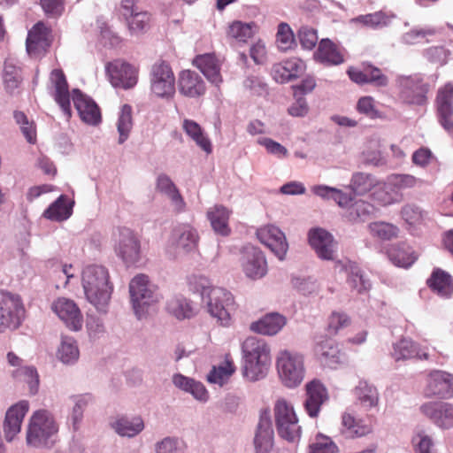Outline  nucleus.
<instances>
[{
	"mask_svg": "<svg viewBox=\"0 0 453 453\" xmlns=\"http://www.w3.org/2000/svg\"><path fill=\"white\" fill-rule=\"evenodd\" d=\"M81 284L86 299L97 311L105 312L113 290L108 270L98 265L85 266L81 272Z\"/></svg>",
	"mask_w": 453,
	"mask_h": 453,
	"instance_id": "obj_1",
	"label": "nucleus"
},
{
	"mask_svg": "<svg viewBox=\"0 0 453 453\" xmlns=\"http://www.w3.org/2000/svg\"><path fill=\"white\" fill-rule=\"evenodd\" d=\"M59 424L54 413L48 409L35 411L28 419L26 443L30 448L50 449L56 442Z\"/></svg>",
	"mask_w": 453,
	"mask_h": 453,
	"instance_id": "obj_2",
	"label": "nucleus"
},
{
	"mask_svg": "<svg viewBox=\"0 0 453 453\" xmlns=\"http://www.w3.org/2000/svg\"><path fill=\"white\" fill-rule=\"evenodd\" d=\"M243 356L242 375L250 381L265 377L270 364V347L257 337H248L242 344Z\"/></svg>",
	"mask_w": 453,
	"mask_h": 453,
	"instance_id": "obj_3",
	"label": "nucleus"
},
{
	"mask_svg": "<svg viewBox=\"0 0 453 453\" xmlns=\"http://www.w3.org/2000/svg\"><path fill=\"white\" fill-rule=\"evenodd\" d=\"M199 234L195 226L189 223L176 225L167 240L165 251L170 259H179L182 257L197 251Z\"/></svg>",
	"mask_w": 453,
	"mask_h": 453,
	"instance_id": "obj_4",
	"label": "nucleus"
},
{
	"mask_svg": "<svg viewBox=\"0 0 453 453\" xmlns=\"http://www.w3.org/2000/svg\"><path fill=\"white\" fill-rule=\"evenodd\" d=\"M129 294L134 314L139 319L146 315L150 306L161 299L157 286L143 273L135 275L130 280Z\"/></svg>",
	"mask_w": 453,
	"mask_h": 453,
	"instance_id": "obj_5",
	"label": "nucleus"
},
{
	"mask_svg": "<svg viewBox=\"0 0 453 453\" xmlns=\"http://www.w3.org/2000/svg\"><path fill=\"white\" fill-rule=\"evenodd\" d=\"M276 367L281 382L287 388H296L304 379V357L296 351L280 350L276 357Z\"/></svg>",
	"mask_w": 453,
	"mask_h": 453,
	"instance_id": "obj_6",
	"label": "nucleus"
},
{
	"mask_svg": "<svg viewBox=\"0 0 453 453\" xmlns=\"http://www.w3.org/2000/svg\"><path fill=\"white\" fill-rule=\"evenodd\" d=\"M175 75L171 65L164 60L154 63L150 71V89L157 98L169 101L175 95Z\"/></svg>",
	"mask_w": 453,
	"mask_h": 453,
	"instance_id": "obj_7",
	"label": "nucleus"
},
{
	"mask_svg": "<svg viewBox=\"0 0 453 453\" xmlns=\"http://www.w3.org/2000/svg\"><path fill=\"white\" fill-rule=\"evenodd\" d=\"M273 412L279 435L292 442L299 440L301 426L293 405L284 398L278 399Z\"/></svg>",
	"mask_w": 453,
	"mask_h": 453,
	"instance_id": "obj_8",
	"label": "nucleus"
},
{
	"mask_svg": "<svg viewBox=\"0 0 453 453\" xmlns=\"http://www.w3.org/2000/svg\"><path fill=\"white\" fill-rule=\"evenodd\" d=\"M207 311L224 326H228L231 322V313L234 310L235 303L233 295L225 288H213L208 292V296L203 300Z\"/></svg>",
	"mask_w": 453,
	"mask_h": 453,
	"instance_id": "obj_9",
	"label": "nucleus"
},
{
	"mask_svg": "<svg viewBox=\"0 0 453 453\" xmlns=\"http://www.w3.org/2000/svg\"><path fill=\"white\" fill-rule=\"evenodd\" d=\"M25 309L20 297L5 292L0 296V333L14 330L24 318Z\"/></svg>",
	"mask_w": 453,
	"mask_h": 453,
	"instance_id": "obj_10",
	"label": "nucleus"
},
{
	"mask_svg": "<svg viewBox=\"0 0 453 453\" xmlns=\"http://www.w3.org/2000/svg\"><path fill=\"white\" fill-rule=\"evenodd\" d=\"M114 251L127 265L139 261L141 243L134 232L127 227H119L113 234Z\"/></svg>",
	"mask_w": 453,
	"mask_h": 453,
	"instance_id": "obj_11",
	"label": "nucleus"
},
{
	"mask_svg": "<svg viewBox=\"0 0 453 453\" xmlns=\"http://www.w3.org/2000/svg\"><path fill=\"white\" fill-rule=\"evenodd\" d=\"M400 99L409 104H423L426 100L428 85L420 74L399 75L395 80Z\"/></svg>",
	"mask_w": 453,
	"mask_h": 453,
	"instance_id": "obj_12",
	"label": "nucleus"
},
{
	"mask_svg": "<svg viewBox=\"0 0 453 453\" xmlns=\"http://www.w3.org/2000/svg\"><path fill=\"white\" fill-rule=\"evenodd\" d=\"M419 412L441 430L453 428V403L443 401H428L419 406Z\"/></svg>",
	"mask_w": 453,
	"mask_h": 453,
	"instance_id": "obj_13",
	"label": "nucleus"
},
{
	"mask_svg": "<svg viewBox=\"0 0 453 453\" xmlns=\"http://www.w3.org/2000/svg\"><path fill=\"white\" fill-rule=\"evenodd\" d=\"M424 394L427 397L453 398V373L443 370L431 371L426 380Z\"/></svg>",
	"mask_w": 453,
	"mask_h": 453,
	"instance_id": "obj_14",
	"label": "nucleus"
},
{
	"mask_svg": "<svg viewBox=\"0 0 453 453\" xmlns=\"http://www.w3.org/2000/svg\"><path fill=\"white\" fill-rule=\"evenodd\" d=\"M50 309L70 330L77 332L82 328L83 317L73 300L58 297L51 303Z\"/></svg>",
	"mask_w": 453,
	"mask_h": 453,
	"instance_id": "obj_15",
	"label": "nucleus"
},
{
	"mask_svg": "<svg viewBox=\"0 0 453 453\" xmlns=\"http://www.w3.org/2000/svg\"><path fill=\"white\" fill-rule=\"evenodd\" d=\"M242 272L251 280H258L267 273V262L264 253L254 246H246L240 259Z\"/></svg>",
	"mask_w": 453,
	"mask_h": 453,
	"instance_id": "obj_16",
	"label": "nucleus"
},
{
	"mask_svg": "<svg viewBox=\"0 0 453 453\" xmlns=\"http://www.w3.org/2000/svg\"><path fill=\"white\" fill-rule=\"evenodd\" d=\"M257 237L280 259L283 260L288 250L285 234L275 225L268 224L257 230Z\"/></svg>",
	"mask_w": 453,
	"mask_h": 453,
	"instance_id": "obj_17",
	"label": "nucleus"
},
{
	"mask_svg": "<svg viewBox=\"0 0 453 453\" xmlns=\"http://www.w3.org/2000/svg\"><path fill=\"white\" fill-rule=\"evenodd\" d=\"M390 356L395 361H405L413 358L419 360H434V355L428 347H422L410 338L403 337L393 342Z\"/></svg>",
	"mask_w": 453,
	"mask_h": 453,
	"instance_id": "obj_18",
	"label": "nucleus"
},
{
	"mask_svg": "<svg viewBox=\"0 0 453 453\" xmlns=\"http://www.w3.org/2000/svg\"><path fill=\"white\" fill-rule=\"evenodd\" d=\"M308 241L320 259L334 260L335 258L337 242L326 229L320 227L311 229L308 233Z\"/></svg>",
	"mask_w": 453,
	"mask_h": 453,
	"instance_id": "obj_19",
	"label": "nucleus"
},
{
	"mask_svg": "<svg viewBox=\"0 0 453 453\" xmlns=\"http://www.w3.org/2000/svg\"><path fill=\"white\" fill-rule=\"evenodd\" d=\"M106 72L111 83L116 88L125 89L133 88L137 83V70L122 60H114L106 65Z\"/></svg>",
	"mask_w": 453,
	"mask_h": 453,
	"instance_id": "obj_20",
	"label": "nucleus"
},
{
	"mask_svg": "<svg viewBox=\"0 0 453 453\" xmlns=\"http://www.w3.org/2000/svg\"><path fill=\"white\" fill-rule=\"evenodd\" d=\"M29 410V403L21 400L11 406L5 414L3 430L4 438L11 442L20 433L23 419Z\"/></svg>",
	"mask_w": 453,
	"mask_h": 453,
	"instance_id": "obj_21",
	"label": "nucleus"
},
{
	"mask_svg": "<svg viewBox=\"0 0 453 453\" xmlns=\"http://www.w3.org/2000/svg\"><path fill=\"white\" fill-rule=\"evenodd\" d=\"M255 453H271L274 445V431L268 411L260 415L253 439Z\"/></svg>",
	"mask_w": 453,
	"mask_h": 453,
	"instance_id": "obj_22",
	"label": "nucleus"
},
{
	"mask_svg": "<svg viewBox=\"0 0 453 453\" xmlns=\"http://www.w3.org/2000/svg\"><path fill=\"white\" fill-rule=\"evenodd\" d=\"M439 121L449 133H453V83L439 88L436 97Z\"/></svg>",
	"mask_w": 453,
	"mask_h": 453,
	"instance_id": "obj_23",
	"label": "nucleus"
},
{
	"mask_svg": "<svg viewBox=\"0 0 453 453\" xmlns=\"http://www.w3.org/2000/svg\"><path fill=\"white\" fill-rule=\"evenodd\" d=\"M305 391L304 410L309 417L316 418L322 405L328 400L327 389L319 380H313L305 385Z\"/></svg>",
	"mask_w": 453,
	"mask_h": 453,
	"instance_id": "obj_24",
	"label": "nucleus"
},
{
	"mask_svg": "<svg viewBox=\"0 0 453 453\" xmlns=\"http://www.w3.org/2000/svg\"><path fill=\"white\" fill-rule=\"evenodd\" d=\"M72 98L83 122L91 126H96L101 122L100 109L91 97L83 94L79 89H73Z\"/></svg>",
	"mask_w": 453,
	"mask_h": 453,
	"instance_id": "obj_25",
	"label": "nucleus"
},
{
	"mask_svg": "<svg viewBox=\"0 0 453 453\" xmlns=\"http://www.w3.org/2000/svg\"><path fill=\"white\" fill-rule=\"evenodd\" d=\"M2 78L6 93L12 96L19 93L23 81V72L18 59L10 57L4 60Z\"/></svg>",
	"mask_w": 453,
	"mask_h": 453,
	"instance_id": "obj_26",
	"label": "nucleus"
},
{
	"mask_svg": "<svg viewBox=\"0 0 453 453\" xmlns=\"http://www.w3.org/2000/svg\"><path fill=\"white\" fill-rule=\"evenodd\" d=\"M356 404L365 411L376 409L380 403V394L377 388L365 380H360L352 389Z\"/></svg>",
	"mask_w": 453,
	"mask_h": 453,
	"instance_id": "obj_27",
	"label": "nucleus"
},
{
	"mask_svg": "<svg viewBox=\"0 0 453 453\" xmlns=\"http://www.w3.org/2000/svg\"><path fill=\"white\" fill-rule=\"evenodd\" d=\"M306 69L305 63L298 58H291L275 64L272 69L273 79L278 83H286L301 76Z\"/></svg>",
	"mask_w": 453,
	"mask_h": 453,
	"instance_id": "obj_28",
	"label": "nucleus"
},
{
	"mask_svg": "<svg viewBox=\"0 0 453 453\" xmlns=\"http://www.w3.org/2000/svg\"><path fill=\"white\" fill-rule=\"evenodd\" d=\"M50 44L49 29L42 22H38L28 32L26 42L27 53L38 57L47 50Z\"/></svg>",
	"mask_w": 453,
	"mask_h": 453,
	"instance_id": "obj_29",
	"label": "nucleus"
},
{
	"mask_svg": "<svg viewBox=\"0 0 453 453\" xmlns=\"http://www.w3.org/2000/svg\"><path fill=\"white\" fill-rule=\"evenodd\" d=\"M111 427L121 437L134 438L144 430L145 423L140 415H122L111 422Z\"/></svg>",
	"mask_w": 453,
	"mask_h": 453,
	"instance_id": "obj_30",
	"label": "nucleus"
},
{
	"mask_svg": "<svg viewBox=\"0 0 453 453\" xmlns=\"http://www.w3.org/2000/svg\"><path fill=\"white\" fill-rule=\"evenodd\" d=\"M178 85L181 95L192 98L203 96L206 90L203 78L191 70H183L180 73Z\"/></svg>",
	"mask_w": 453,
	"mask_h": 453,
	"instance_id": "obj_31",
	"label": "nucleus"
},
{
	"mask_svg": "<svg viewBox=\"0 0 453 453\" xmlns=\"http://www.w3.org/2000/svg\"><path fill=\"white\" fill-rule=\"evenodd\" d=\"M50 82L55 88V101L60 106L65 115L69 118L71 116L70 95L67 81L62 70H52L50 75Z\"/></svg>",
	"mask_w": 453,
	"mask_h": 453,
	"instance_id": "obj_32",
	"label": "nucleus"
},
{
	"mask_svg": "<svg viewBox=\"0 0 453 453\" xmlns=\"http://www.w3.org/2000/svg\"><path fill=\"white\" fill-rule=\"evenodd\" d=\"M287 324V318L279 312H270L250 324L255 333L273 336L279 334Z\"/></svg>",
	"mask_w": 453,
	"mask_h": 453,
	"instance_id": "obj_33",
	"label": "nucleus"
},
{
	"mask_svg": "<svg viewBox=\"0 0 453 453\" xmlns=\"http://www.w3.org/2000/svg\"><path fill=\"white\" fill-rule=\"evenodd\" d=\"M70 400L73 405L69 411L68 419L73 431H78L82 423L86 409L93 405L96 399L91 393H83L71 395Z\"/></svg>",
	"mask_w": 453,
	"mask_h": 453,
	"instance_id": "obj_34",
	"label": "nucleus"
},
{
	"mask_svg": "<svg viewBox=\"0 0 453 453\" xmlns=\"http://www.w3.org/2000/svg\"><path fill=\"white\" fill-rule=\"evenodd\" d=\"M372 432V426L362 419H357L355 416L346 410L341 417L340 433L348 439L365 436Z\"/></svg>",
	"mask_w": 453,
	"mask_h": 453,
	"instance_id": "obj_35",
	"label": "nucleus"
},
{
	"mask_svg": "<svg viewBox=\"0 0 453 453\" xmlns=\"http://www.w3.org/2000/svg\"><path fill=\"white\" fill-rule=\"evenodd\" d=\"M257 25L254 22L234 20L228 24L226 35L231 44L243 45L257 33Z\"/></svg>",
	"mask_w": 453,
	"mask_h": 453,
	"instance_id": "obj_36",
	"label": "nucleus"
},
{
	"mask_svg": "<svg viewBox=\"0 0 453 453\" xmlns=\"http://www.w3.org/2000/svg\"><path fill=\"white\" fill-rule=\"evenodd\" d=\"M314 59L326 65H337L344 61L342 49L329 39L319 42Z\"/></svg>",
	"mask_w": 453,
	"mask_h": 453,
	"instance_id": "obj_37",
	"label": "nucleus"
},
{
	"mask_svg": "<svg viewBox=\"0 0 453 453\" xmlns=\"http://www.w3.org/2000/svg\"><path fill=\"white\" fill-rule=\"evenodd\" d=\"M314 353L317 358L325 366L336 367L342 362L340 349L333 340L322 339L314 347Z\"/></svg>",
	"mask_w": 453,
	"mask_h": 453,
	"instance_id": "obj_38",
	"label": "nucleus"
},
{
	"mask_svg": "<svg viewBox=\"0 0 453 453\" xmlns=\"http://www.w3.org/2000/svg\"><path fill=\"white\" fill-rule=\"evenodd\" d=\"M395 15L383 11L375 12L365 15H359L349 20V23L356 27H365L370 29H381L389 26Z\"/></svg>",
	"mask_w": 453,
	"mask_h": 453,
	"instance_id": "obj_39",
	"label": "nucleus"
},
{
	"mask_svg": "<svg viewBox=\"0 0 453 453\" xmlns=\"http://www.w3.org/2000/svg\"><path fill=\"white\" fill-rule=\"evenodd\" d=\"M193 64L203 73L206 79L215 86L222 82L220 75V64L213 54L197 56Z\"/></svg>",
	"mask_w": 453,
	"mask_h": 453,
	"instance_id": "obj_40",
	"label": "nucleus"
},
{
	"mask_svg": "<svg viewBox=\"0 0 453 453\" xmlns=\"http://www.w3.org/2000/svg\"><path fill=\"white\" fill-rule=\"evenodd\" d=\"M230 211L223 206L216 204L211 207L207 211L208 219L214 232L222 236H226L231 230L228 225Z\"/></svg>",
	"mask_w": 453,
	"mask_h": 453,
	"instance_id": "obj_41",
	"label": "nucleus"
},
{
	"mask_svg": "<svg viewBox=\"0 0 453 453\" xmlns=\"http://www.w3.org/2000/svg\"><path fill=\"white\" fill-rule=\"evenodd\" d=\"M388 256L395 265L403 268L411 266L418 258L412 248L406 243L392 245L388 250Z\"/></svg>",
	"mask_w": 453,
	"mask_h": 453,
	"instance_id": "obj_42",
	"label": "nucleus"
},
{
	"mask_svg": "<svg viewBox=\"0 0 453 453\" xmlns=\"http://www.w3.org/2000/svg\"><path fill=\"white\" fill-rule=\"evenodd\" d=\"M344 209H346V219L353 223L364 222L370 216L375 214L377 211L371 203L363 199L354 200L353 198Z\"/></svg>",
	"mask_w": 453,
	"mask_h": 453,
	"instance_id": "obj_43",
	"label": "nucleus"
},
{
	"mask_svg": "<svg viewBox=\"0 0 453 453\" xmlns=\"http://www.w3.org/2000/svg\"><path fill=\"white\" fill-rule=\"evenodd\" d=\"M56 356L64 365L76 364L80 357V349L76 340L72 336L62 335Z\"/></svg>",
	"mask_w": 453,
	"mask_h": 453,
	"instance_id": "obj_44",
	"label": "nucleus"
},
{
	"mask_svg": "<svg viewBox=\"0 0 453 453\" xmlns=\"http://www.w3.org/2000/svg\"><path fill=\"white\" fill-rule=\"evenodd\" d=\"M372 200L380 206H389L398 203L402 201L403 196L400 192H396L395 188L386 180L380 182L371 194Z\"/></svg>",
	"mask_w": 453,
	"mask_h": 453,
	"instance_id": "obj_45",
	"label": "nucleus"
},
{
	"mask_svg": "<svg viewBox=\"0 0 453 453\" xmlns=\"http://www.w3.org/2000/svg\"><path fill=\"white\" fill-rule=\"evenodd\" d=\"M185 134L204 152L210 154L212 150L211 142L201 126L192 120L185 119L182 122Z\"/></svg>",
	"mask_w": 453,
	"mask_h": 453,
	"instance_id": "obj_46",
	"label": "nucleus"
},
{
	"mask_svg": "<svg viewBox=\"0 0 453 453\" xmlns=\"http://www.w3.org/2000/svg\"><path fill=\"white\" fill-rule=\"evenodd\" d=\"M429 288L441 297L448 298L453 293L451 277L446 272L436 269L427 280Z\"/></svg>",
	"mask_w": 453,
	"mask_h": 453,
	"instance_id": "obj_47",
	"label": "nucleus"
},
{
	"mask_svg": "<svg viewBox=\"0 0 453 453\" xmlns=\"http://www.w3.org/2000/svg\"><path fill=\"white\" fill-rule=\"evenodd\" d=\"M379 180L371 173L357 172L352 174L349 188L357 196H364L373 191Z\"/></svg>",
	"mask_w": 453,
	"mask_h": 453,
	"instance_id": "obj_48",
	"label": "nucleus"
},
{
	"mask_svg": "<svg viewBox=\"0 0 453 453\" xmlns=\"http://www.w3.org/2000/svg\"><path fill=\"white\" fill-rule=\"evenodd\" d=\"M314 195L324 200H333L341 208H345L352 201V196L341 189L326 185H315L311 187Z\"/></svg>",
	"mask_w": 453,
	"mask_h": 453,
	"instance_id": "obj_49",
	"label": "nucleus"
},
{
	"mask_svg": "<svg viewBox=\"0 0 453 453\" xmlns=\"http://www.w3.org/2000/svg\"><path fill=\"white\" fill-rule=\"evenodd\" d=\"M166 309L178 319H189L195 314L192 303L181 295L170 298L167 301Z\"/></svg>",
	"mask_w": 453,
	"mask_h": 453,
	"instance_id": "obj_50",
	"label": "nucleus"
},
{
	"mask_svg": "<svg viewBox=\"0 0 453 453\" xmlns=\"http://www.w3.org/2000/svg\"><path fill=\"white\" fill-rule=\"evenodd\" d=\"M235 366L232 360L226 358V360L215 365L207 374V380L211 384H216L219 387L226 385L232 375L235 372Z\"/></svg>",
	"mask_w": 453,
	"mask_h": 453,
	"instance_id": "obj_51",
	"label": "nucleus"
},
{
	"mask_svg": "<svg viewBox=\"0 0 453 453\" xmlns=\"http://www.w3.org/2000/svg\"><path fill=\"white\" fill-rule=\"evenodd\" d=\"M12 375L17 381L27 385L30 395H35L39 391L40 377L35 367L25 365L16 368Z\"/></svg>",
	"mask_w": 453,
	"mask_h": 453,
	"instance_id": "obj_52",
	"label": "nucleus"
},
{
	"mask_svg": "<svg viewBox=\"0 0 453 453\" xmlns=\"http://www.w3.org/2000/svg\"><path fill=\"white\" fill-rule=\"evenodd\" d=\"M67 201L68 199L65 196H60L44 211L43 216L48 219L55 221L67 219L72 214V207L68 205Z\"/></svg>",
	"mask_w": 453,
	"mask_h": 453,
	"instance_id": "obj_53",
	"label": "nucleus"
},
{
	"mask_svg": "<svg viewBox=\"0 0 453 453\" xmlns=\"http://www.w3.org/2000/svg\"><path fill=\"white\" fill-rule=\"evenodd\" d=\"M187 443L178 436L168 435L154 444V453H186Z\"/></svg>",
	"mask_w": 453,
	"mask_h": 453,
	"instance_id": "obj_54",
	"label": "nucleus"
},
{
	"mask_svg": "<svg viewBox=\"0 0 453 453\" xmlns=\"http://www.w3.org/2000/svg\"><path fill=\"white\" fill-rule=\"evenodd\" d=\"M133 128L132 107L128 104H124L120 108L119 118L117 120V130L119 133L118 142L124 143L129 137Z\"/></svg>",
	"mask_w": 453,
	"mask_h": 453,
	"instance_id": "obj_55",
	"label": "nucleus"
},
{
	"mask_svg": "<svg viewBox=\"0 0 453 453\" xmlns=\"http://www.w3.org/2000/svg\"><path fill=\"white\" fill-rule=\"evenodd\" d=\"M411 446L414 453H438L434 437L425 430L414 433L411 438Z\"/></svg>",
	"mask_w": 453,
	"mask_h": 453,
	"instance_id": "obj_56",
	"label": "nucleus"
},
{
	"mask_svg": "<svg viewBox=\"0 0 453 453\" xmlns=\"http://www.w3.org/2000/svg\"><path fill=\"white\" fill-rule=\"evenodd\" d=\"M129 34L132 36H140L150 28V15L147 12L140 11L126 19Z\"/></svg>",
	"mask_w": 453,
	"mask_h": 453,
	"instance_id": "obj_57",
	"label": "nucleus"
},
{
	"mask_svg": "<svg viewBox=\"0 0 453 453\" xmlns=\"http://www.w3.org/2000/svg\"><path fill=\"white\" fill-rule=\"evenodd\" d=\"M290 282L293 288L303 296L313 295L319 290V284L312 276L293 274Z\"/></svg>",
	"mask_w": 453,
	"mask_h": 453,
	"instance_id": "obj_58",
	"label": "nucleus"
},
{
	"mask_svg": "<svg viewBox=\"0 0 453 453\" xmlns=\"http://www.w3.org/2000/svg\"><path fill=\"white\" fill-rule=\"evenodd\" d=\"M370 234L380 241H388L398 235L399 228L385 221H374L367 226Z\"/></svg>",
	"mask_w": 453,
	"mask_h": 453,
	"instance_id": "obj_59",
	"label": "nucleus"
},
{
	"mask_svg": "<svg viewBox=\"0 0 453 453\" xmlns=\"http://www.w3.org/2000/svg\"><path fill=\"white\" fill-rule=\"evenodd\" d=\"M276 45L279 50L288 51L296 46V39L290 26L281 22L278 25L276 33Z\"/></svg>",
	"mask_w": 453,
	"mask_h": 453,
	"instance_id": "obj_60",
	"label": "nucleus"
},
{
	"mask_svg": "<svg viewBox=\"0 0 453 453\" xmlns=\"http://www.w3.org/2000/svg\"><path fill=\"white\" fill-rule=\"evenodd\" d=\"M346 271L348 273V283L350 288L356 289L358 293H363L370 288V280L365 277L358 266L349 265L346 266Z\"/></svg>",
	"mask_w": 453,
	"mask_h": 453,
	"instance_id": "obj_61",
	"label": "nucleus"
},
{
	"mask_svg": "<svg viewBox=\"0 0 453 453\" xmlns=\"http://www.w3.org/2000/svg\"><path fill=\"white\" fill-rule=\"evenodd\" d=\"M187 281L189 289L194 293H199L203 300H205L208 292L214 288L209 278L202 274H191L187 278Z\"/></svg>",
	"mask_w": 453,
	"mask_h": 453,
	"instance_id": "obj_62",
	"label": "nucleus"
},
{
	"mask_svg": "<svg viewBox=\"0 0 453 453\" xmlns=\"http://www.w3.org/2000/svg\"><path fill=\"white\" fill-rule=\"evenodd\" d=\"M387 180L396 192L420 186L423 183L420 179L411 174H391L388 176Z\"/></svg>",
	"mask_w": 453,
	"mask_h": 453,
	"instance_id": "obj_63",
	"label": "nucleus"
},
{
	"mask_svg": "<svg viewBox=\"0 0 453 453\" xmlns=\"http://www.w3.org/2000/svg\"><path fill=\"white\" fill-rule=\"evenodd\" d=\"M310 453H339V449L330 437L319 434L310 446Z\"/></svg>",
	"mask_w": 453,
	"mask_h": 453,
	"instance_id": "obj_64",
	"label": "nucleus"
}]
</instances>
